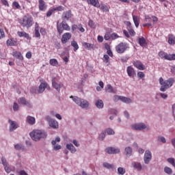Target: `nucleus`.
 I'll list each match as a JSON object with an SVG mask.
<instances>
[{"label":"nucleus","instance_id":"f257e3e1","mask_svg":"<svg viewBox=\"0 0 175 175\" xmlns=\"http://www.w3.org/2000/svg\"><path fill=\"white\" fill-rule=\"evenodd\" d=\"M159 84L161 86L160 88V91H161V92H165V91H166V90H169V88H170V87L173 86V84H174V78H169L167 80H163V78L160 77L159 78Z\"/></svg>","mask_w":175,"mask_h":175},{"label":"nucleus","instance_id":"f03ea898","mask_svg":"<svg viewBox=\"0 0 175 175\" xmlns=\"http://www.w3.org/2000/svg\"><path fill=\"white\" fill-rule=\"evenodd\" d=\"M18 23L23 27L31 28L33 25V18L29 14L25 15L21 19H18Z\"/></svg>","mask_w":175,"mask_h":175},{"label":"nucleus","instance_id":"7ed1b4c3","mask_svg":"<svg viewBox=\"0 0 175 175\" xmlns=\"http://www.w3.org/2000/svg\"><path fill=\"white\" fill-rule=\"evenodd\" d=\"M30 137L34 142H39L41 139L47 137V133L41 130H33L30 133Z\"/></svg>","mask_w":175,"mask_h":175},{"label":"nucleus","instance_id":"20e7f679","mask_svg":"<svg viewBox=\"0 0 175 175\" xmlns=\"http://www.w3.org/2000/svg\"><path fill=\"white\" fill-rule=\"evenodd\" d=\"M70 98H72V100L77 104L78 105V106H80V107H82V109H87V107H88L89 106V103L88 101L84 100V99H81L77 96L73 97V96H70Z\"/></svg>","mask_w":175,"mask_h":175},{"label":"nucleus","instance_id":"39448f33","mask_svg":"<svg viewBox=\"0 0 175 175\" xmlns=\"http://www.w3.org/2000/svg\"><path fill=\"white\" fill-rule=\"evenodd\" d=\"M129 48V45L126 42H120L116 46V51L118 54H124Z\"/></svg>","mask_w":175,"mask_h":175},{"label":"nucleus","instance_id":"423d86ee","mask_svg":"<svg viewBox=\"0 0 175 175\" xmlns=\"http://www.w3.org/2000/svg\"><path fill=\"white\" fill-rule=\"evenodd\" d=\"M57 29L59 35L64 33V31H70V26L66 23V22H62L59 25H57Z\"/></svg>","mask_w":175,"mask_h":175},{"label":"nucleus","instance_id":"0eeeda50","mask_svg":"<svg viewBox=\"0 0 175 175\" xmlns=\"http://www.w3.org/2000/svg\"><path fill=\"white\" fill-rule=\"evenodd\" d=\"M72 38V34L70 33H64L61 38V42L62 43V44H65L66 43H68V42H69V40H70Z\"/></svg>","mask_w":175,"mask_h":175},{"label":"nucleus","instance_id":"6e6552de","mask_svg":"<svg viewBox=\"0 0 175 175\" xmlns=\"http://www.w3.org/2000/svg\"><path fill=\"white\" fill-rule=\"evenodd\" d=\"M133 64L135 68H137L139 70H144V69H146V66L140 62V60L133 61Z\"/></svg>","mask_w":175,"mask_h":175},{"label":"nucleus","instance_id":"1a4fd4ad","mask_svg":"<svg viewBox=\"0 0 175 175\" xmlns=\"http://www.w3.org/2000/svg\"><path fill=\"white\" fill-rule=\"evenodd\" d=\"M126 25L130 36H135V35H136V32L135 31V30H133V27H132V23H131V22L129 21H127L126 23Z\"/></svg>","mask_w":175,"mask_h":175},{"label":"nucleus","instance_id":"9d476101","mask_svg":"<svg viewBox=\"0 0 175 175\" xmlns=\"http://www.w3.org/2000/svg\"><path fill=\"white\" fill-rule=\"evenodd\" d=\"M131 127L133 129H135V131H143V129H146V128H147V126L144 123H139L132 125Z\"/></svg>","mask_w":175,"mask_h":175},{"label":"nucleus","instance_id":"9b49d317","mask_svg":"<svg viewBox=\"0 0 175 175\" xmlns=\"http://www.w3.org/2000/svg\"><path fill=\"white\" fill-rule=\"evenodd\" d=\"M8 122L10 124V132H13V131H16L17 128H18V124L12 120H9Z\"/></svg>","mask_w":175,"mask_h":175},{"label":"nucleus","instance_id":"f8f14e48","mask_svg":"<svg viewBox=\"0 0 175 175\" xmlns=\"http://www.w3.org/2000/svg\"><path fill=\"white\" fill-rule=\"evenodd\" d=\"M120 152V149L113 147H108L105 149L107 154H119Z\"/></svg>","mask_w":175,"mask_h":175},{"label":"nucleus","instance_id":"ddd939ff","mask_svg":"<svg viewBox=\"0 0 175 175\" xmlns=\"http://www.w3.org/2000/svg\"><path fill=\"white\" fill-rule=\"evenodd\" d=\"M38 8L40 12H44L47 9V5L44 0H38Z\"/></svg>","mask_w":175,"mask_h":175},{"label":"nucleus","instance_id":"4468645a","mask_svg":"<svg viewBox=\"0 0 175 175\" xmlns=\"http://www.w3.org/2000/svg\"><path fill=\"white\" fill-rule=\"evenodd\" d=\"M46 88H48V90L50 88V87L49 86V84H47V83L46 82L41 83L38 89L39 94H42V92H44V90H46Z\"/></svg>","mask_w":175,"mask_h":175},{"label":"nucleus","instance_id":"2eb2a0df","mask_svg":"<svg viewBox=\"0 0 175 175\" xmlns=\"http://www.w3.org/2000/svg\"><path fill=\"white\" fill-rule=\"evenodd\" d=\"M7 46H14L18 45V42H17L16 39L10 38L6 41Z\"/></svg>","mask_w":175,"mask_h":175},{"label":"nucleus","instance_id":"dca6fc26","mask_svg":"<svg viewBox=\"0 0 175 175\" xmlns=\"http://www.w3.org/2000/svg\"><path fill=\"white\" fill-rule=\"evenodd\" d=\"M12 55L16 58V59H19V61H24V57L21 54V52L15 51L12 52Z\"/></svg>","mask_w":175,"mask_h":175},{"label":"nucleus","instance_id":"f3484780","mask_svg":"<svg viewBox=\"0 0 175 175\" xmlns=\"http://www.w3.org/2000/svg\"><path fill=\"white\" fill-rule=\"evenodd\" d=\"M151 158H152L151 152H150V150H146L144 154L145 163H149L150 161H151Z\"/></svg>","mask_w":175,"mask_h":175},{"label":"nucleus","instance_id":"a211bd4d","mask_svg":"<svg viewBox=\"0 0 175 175\" xmlns=\"http://www.w3.org/2000/svg\"><path fill=\"white\" fill-rule=\"evenodd\" d=\"M19 105H25V106H27V107H32V105H31V103H29L25 98L22 97L18 100Z\"/></svg>","mask_w":175,"mask_h":175},{"label":"nucleus","instance_id":"6ab92c4d","mask_svg":"<svg viewBox=\"0 0 175 175\" xmlns=\"http://www.w3.org/2000/svg\"><path fill=\"white\" fill-rule=\"evenodd\" d=\"M126 72L129 77H133L135 75H136V72H135V69H133L131 66L127 67Z\"/></svg>","mask_w":175,"mask_h":175},{"label":"nucleus","instance_id":"aec40b11","mask_svg":"<svg viewBox=\"0 0 175 175\" xmlns=\"http://www.w3.org/2000/svg\"><path fill=\"white\" fill-rule=\"evenodd\" d=\"M87 3L89 5L94 6V8H99L100 4L99 3V0H87Z\"/></svg>","mask_w":175,"mask_h":175},{"label":"nucleus","instance_id":"412c9836","mask_svg":"<svg viewBox=\"0 0 175 175\" xmlns=\"http://www.w3.org/2000/svg\"><path fill=\"white\" fill-rule=\"evenodd\" d=\"M26 122H27L29 125H35V122H36V119H35L34 117L28 116L26 119Z\"/></svg>","mask_w":175,"mask_h":175},{"label":"nucleus","instance_id":"4be33fe9","mask_svg":"<svg viewBox=\"0 0 175 175\" xmlns=\"http://www.w3.org/2000/svg\"><path fill=\"white\" fill-rule=\"evenodd\" d=\"M82 46L83 47H84V49H86L87 50H92L95 49V45L94 44H90L88 42H83Z\"/></svg>","mask_w":175,"mask_h":175},{"label":"nucleus","instance_id":"5701e85b","mask_svg":"<svg viewBox=\"0 0 175 175\" xmlns=\"http://www.w3.org/2000/svg\"><path fill=\"white\" fill-rule=\"evenodd\" d=\"M105 91L106 92H109L110 94H116L117 90L113 88V86L111 85H107L105 87Z\"/></svg>","mask_w":175,"mask_h":175},{"label":"nucleus","instance_id":"b1692460","mask_svg":"<svg viewBox=\"0 0 175 175\" xmlns=\"http://www.w3.org/2000/svg\"><path fill=\"white\" fill-rule=\"evenodd\" d=\"M62 18L64 20H69V18H72V11L68 10L64 12L62 14Z\"/></svg>","mask_w":175,"mask_h":175},{"label":"nucleus","instance_id":"393cba45","mask_svg":"<svg viewBox=\"0 0 175 175\" xmlns=\"http://www.w3.org/2000/svg\"><path fill=\"white\" fill-rule=\"evenodd\" d=\"M49 126L51 128H53V129H58V122L53 119H51L49 122Z\"/></svg>","mask_w":175,"mask_h":175},{"label":"nucleus","instance_id":"a878e982","mask_svg":"<svg viewBox=\"0 0 175 175\" xmlns=\"http://www.w3.org/2000/svg\"><path fill=\"white\" fill-rule=\"evenodd\" d=\"M132 16L135 26L136 27V28H138L139 25H140V18L136 15L133 14Z\"/></svg>","mask_w":175,"mask_h":175},{"label":"nucleus","instance_id":"bb28decb","mask_svg":"<svg viewBox=\"0 0 175 175\" xmlns=\"http://www.w3.org/2000/svg\"><path fill=\"white\" fill-rule=\"evenodd\" d=\"M17 35L19 38H25V39H31L29 34L25 31H17Z\"/></svg>","mask_w":175,"mask_h":175},{"label":"nucleus","instance_id":"cd10ccee","mask_svg":"<svg viewBox=\"0 0 175 175\" xmlns=\"http://www.w3.org/2000/svg\"><path fill=\"white\" fill-rule=\"evenodd\" d=\"M138 43L141 47H145V46H147V41L144 37L138 38Z\"/></svg>","mask_w":175,"mask_h":175},{"label":"nucleus","instance_id":"c85d7f7f","mask_svg":"<svg viewBox=\"0 0 175 175\" xmlns=\"http://www.w3.org/2000/svg\"><path fill=\"white\" fill-rule=\"evenodd\" d=\"M103 167L105 169H109V170H116V166L114 164H110L109 163H103Z\"/></svg>","mask_w":175,"mask_h":175},{"label":"nucleus","instance_id":"c756f323","mask_svg":"<svg viewBox=\"0 0 175 175\" xmlns=\"http://www.w3.org/2000/svg\"><path fill=\"white\" fill-rule=\"evenodd\" d=\"M52 85L53 87V88H55V90H57L58 91V92H59V91H61V85L57 83V82H55V78H53L52 79Z\"/></svg>","mask_w":175,"mask_h":175},{"label":"nucleus","instance_id":"7c9ffc66","mask_svg":"<svg viewBox=\"0 0 175 175\" xmlns=\"http://www.w3.org/2000/svg\"><path fill=\"white\" fill-rule=\"evenodd\" d=\"M168 43L171 46H174L175 44V36L173 34H169L168 35Z\"/></svg>","mask_w":175,"mask_h":175},{"label":"nucleus","instance_id":"2f4dec72","mask_svg":"<svg viewBox=\"0 0 175 175\" xmlns=\"http://www.w3.org/2000/svg\"><path fill=\"white\" fill-rule=\"evenodd\" d=\"M66 148L67 150H69L72 154H75V152L77 151L76 148H75V146H73L72 144H68L66 145Z\"/></svg>","mask_w":175,"mask_h":175},{"label":"nucleus","instance_id":"473e14b6","mask_svg":"<svg viewBox=\"0 0 175 175\" xmlns=\"http://www.w3.org/2000/svg\"><path fill=\"white\" fill-rule=\"evenodd\" d=\"M66 148L67 150H69L72 154H75V152L77 151L76 148H75V146H73L72 144H68L66 145Z\"/></svg>","mask_w":175,"mask_h":175},{"label":"nucleus","instance_id":"72a5a7b5","mask_svg":"<svg viewBox=\"0 0 175 175\" xmlns=\"http://www.w3.org/2000/svg\"><path fill=\"white\" fill-rule=\"evenodd\" d=\"M132 166L134 167V169H137L138 172H140L142 170V164L139 163L133 162L132 163Z\"/></svg>","mask_w":175,"mask_h":175},{"label":"nucleus","instance_id":"f704fd0d","mask_svg":"<svg viewBox=\"0 0 175 175\" xmlns=\"http://www.w3.org/2000/svg\"><path fill=\"white\" fill-rule=\"evenodd\" d=\"M159 57H160L161 59H167V53L161 51L160 52H159Z\"/></svg>","mask_w":175,"mask_h":175},{"label":"nucleus","instance_id":"c9c22d12","mask_svg":"<svg viewBox=\"0 0 175 175\" xmlns=\"http://www.w3.org/2000/svg\"><path fill=\"white\" fill-rule=\"evenodd\" d=\"M100 8V10H102V12H109V6L106 5V4H101L100 5V6L98 7Z\"/></svg>","mask_w":175,"mask_h":175},{"label":"nucleus","instance_id":"e433bc0d","mask_svg":"<svg viewBox=\"0 0 175 175\" xmlns=\"http://www.w3.org/2000/svg\"><path fill=\"white\" fill-rule=\"evenodd\" d=\"M50 65L52 66H58V60L56 59H51L49 61Z\"/></svg>","mask_w":175,"mask_h":175},{"label":"nucleus","instance_id":"4c0bfd02","mask_svg":"<svg viewBox=\"0 0 175 175\" xmlns=\"http://www.w3.org/2000/svg\"><path fill=\"white\" fill-rule=\"evenodd\" d=\"M96 107H98V109H103V100H98L96 102Z\"/></svg>","mask_w":175,"mask_h":175},{"label":"nucleus","instance_id":"58836bf2","mask_svg":"<svg viewBox=\"0 0 175 175\" xmlns=\"http://www.w3.org/2000/svg\"><path fill=\"white\" fill-rule=\"evenodd\" d=\"M121 101L123 102V103H131L132 100L128 97L122 96Z\"/></svg>","mask_w":175,"mask_h":175},{"label":"nucleus","instance_id":"ea45409f","mask_svg":"<svg viewBox=\"0 0 175 175\" xmlns=\"http://www.w3.org/2000/svg\"><path fill=\"white\" fill-rule=\"evenodd\" d=\"M125 152L127 157H131L132 155V148L126 147L125 148Z\"/></svg>","mask_w":175,"mask_h":175},{"label":"nucleus","instance_id":"a19ab883","mask_svg":"<svg viewBox=\"0 0 175 175\" xmlns=\"http://www.w3.org/2000/svg\"><path fill=\"white\" fill-rule=\"evenodd\" d=\"M167 61H175V54H167Z\"/></svg>","mask_w":175,"mask_h":175},{"label":"nucleus","instance_id":"79ce46f5","mask_svg":"<svg viewBox=\"0 0 175 175\" xmlns=\"http://www.w3.org/2000/svg\"><path fill=\"white\" fill-rule=\"evenodd\" d=\"M71 46L74 47V51H77V49H79V44H77V42L75 40L72 41Z\"/></svg>","mask_w":175,"mask_h":175},{"label":"nucleus","instance_id":"37998d69","mask_svg":"<svg viewBox=\"0 0 175 175\" xmlns=\"http://www.w3.org/2000/svg\"><path fill=\"white\" fill-rule=\"evenodd\" d=\"M125 173H126V170L124 167H120L118 168V174L124 175Z\"/></svg>","mask_w":175,"mask_h":175},{"label":"nucleus","instance_id":"c03bdc74","mask_svg":"<svg viewBox=\"0 0 175 175\" xmlns=\"http://www.w3.org/2000/svg\"><path fill=\"white\" fill-rule=\"evenodd\" d=\"M103 61L105 64H107V65H110V57H109V55H104Z\"/></svg>","mask_w":175,"mask_h":175},{"label":"nucleus","instance_id":"a18cd8bd","mask_svg":"<svg viewBox=\"0 0 175 175\" xmlns=\"http://www.w3.org/2000/svg\"><path fill=\"white\" fill-rule=\"evenodd\" d=\"M98 85H99V86L96 87L97 91H102L103 87H105V84L103 83V81H100L98 82Z\"/></svg>","mask_w":175,"mask_h":175},{"label":"nucleus","instance_id":"49530a36","mask_svg":"<svg viewBox=\"0 0 175 175\" xmlns=\"http://www.w3.org/2000/svg\"><path fill=\"white\" fill-rule=\"evenodd\" d=\"M53 10L57 11V12H62L64 10H65V7L62 6V5H59L58 7L54 8Z\"/></svg>","mask_w":175,"mask_h":175},{"label":"nucleus","instance_id":"de8ad7c7","mask_svg":"<svg viewBox=\"0 0 175 175\" xmlns=\"http://www.w3.org/2000/svg\"><path fill=\"white\" fill-rule=\"evenodd\" d=\"M164 172L167 174H172V173H173V170H172V168H170L169 167H165Z\"/></svg>","mask_w":175,"mask_h":175},{"label":"nucleus","instance_id":"09e8293b","mask_svg":"<svg viewBox=\"0 0 175 175\" xmlns=\"http://www.w3.org/2000/svg\"><path fill=\"white\" fill-rule=\"evenodd\" d=\"M12 8H14L15 9H21V6L20 5V3H18V1H14L12 3Z\"/></svg>","mask_w":175,"mask_h":175},{"label":"nucleus","instance_id":"8fccbe9b","mask_svg":"<svg viewBox=\"0 0 175 175\" xmlns=\"http://www.w3.org/2000/svg\"><path fill=\"white\" fill-rule=\"evenodd\" d=\"M61 142V138H59V137H57L55 138V140H53L51 142V144L53 146H55V144H57V143H59Z\"/></svg>","mask_w":175,"mask_h":175},{"label":"nucleus","instance_id":"3c124183","mask_svg":"<svg viewBox=\"0 0 175 175\" xmlns=\"http://www.w3.org/2000/svg\"><path fill=\"white\" fill-rule=\"evenodd\" d=\"M105 137H106V132H103L101 133L99 136H98V139L99 140H104Z\"/></svg>","mask_w":175,"mask_h":175},{"label":"nucleus","instance_id":"603ef678","mask_svg":"<svg viewBox=\"0 0 175 175\" xmlns=\"http://www.w3.org/2000/svg\"><path fill=\"white\" fill-rule=\"evenodd\" d=\"M118 38H120V36H118V34L116 33H113L111 35V39H112V40H116V39H118Z\"/></svg>","mask_w":175,"mask_h":175},{"label":"nucleus","instance_id":"864d4df0","mask_svg":"<svg viewBox=\"0 0 175 175\" xmlns=\"http://www.w3.org/2000/svg\"><path fill=\"white\" fill-rule=\"evenodd\" d=\"M40 32L42 36H46L47 35V31H46V29L41 27L40 29Z\"/></svg>","mask_w":175,"mask_h":175},{"label":"nucleus","instance_id":"5fc2aeb1","mask_svg":"<svg viewBox=\"0 0 175 175\" xmlns=\"http://www.w3.org/2000/svg\"><path fill=\"white\" fill-rule=\"evenodd\" d=\"M111 38V35L110 34V33H106L104 36V39L105 40H110V39Z\"/></svg>","mask_w":175,"mask_h":175},{"label":"nucleus","instance_id":"6e6d98bb","mask_svg":"<svg viewBox=\"0 0 175 175\" xmlns=\"http://www.w3.org/2000/svg\"><path fill=\"white\" fill-rule=\"evenodd\" d=\"M78 30H79V32H85V29H84V27H83V25L81 24H79L78 25Z\"/></svg>","mask_w":175,"mask_h":175},{"label":"nucleus","instance_id":"4d7b16f0","mask_svg":"<svg viewBox=\"0 0 175 175\" xmlns=\"http://www.w3.org/2000/svg\"><path fill=\"white\" fill-rule=\"evenodd\" d=\"M88 25L90 28H95V23H94V21L91 19L89 20Z\"/></svg>","mask_w":175,"mask_h":175},{"label":"nucleus","instance_id":"13d9d810","mask_svg":"<svg viewBox=\"0 0 175 175\" xmlns=\"http://www.w3.org/2000/svg\"><path fill=\"white\" fill-rule=\"evenodd\" d=\"M4 170L6 172V173H10L12 172V168L9 166V164L8 165L4 166Z\"/></svg>","mask_w":175,"mask_h":175},{"label":"nucleus","instance_id":"bf43d9fd","mask_svg":"<svg viewBox=\"0 0 175 175\" xmlns=\"http://www.w3.org/2000/svg\"><path fill=\"white\" fill-rule=\"evenodd\" d=\"M1 162H2V165H3L4 167L8 166V165H9V163H8L5 157L1 158Z\"/></svg>","mask_w":175,"mask_h":175},{"label":"nucleus","instance_id":"052dcab7","mask_svg":"<svg viewBox=\"0 0 175 175\" xmlns=\"http://www.w3.org/2000/svg\"><path fill=\"white\" fill-rule=\"evenodd\" d=\"M5 36V31H3V29H0V40L3 39Z\"/></svg>","mask_w":175,"mask_h":175},{"label":"nucleus","instance_id":"680f3d73","mask_svg":"<svg viewBox=\"0 0 175 175\" xmlns=\"http://www.w3.org/2000/svg\"><path fill=\"white\" fill-rule=\"evenodd\" d=\"M55 10L54 8L49 10L47 12H46V17H50L51 16V14H53V13H54Z\"/></svg>","mask_w":175,"mask_h":175},{"label":"nucleus","instance_id":"e2e57ef3","mask_svg":"<svg viewBox=\"0 0 175 175\" xmlns=\"http://www.w3.org/2000/svg\"><path fill=\"white\" fill-rule=\"evenodd\" d=\"M14 148H16V150H23L24 148V146L21 144H16L14 145Z\"/></svg>","mask_w":175,"mask_h":175},{"label":"nucleus","instance_id":"0e129e2a","mask_svg":"<svg viewBox=\"0 0 175 175\" xmlns=\"http://www.w3.org/2000/svg\"><path fill=\"white\" fill-rule=\"evenodd\" d=\"M146 76V75H144V72H142V71H139L137 72V77H139V79H143V77H144Z\"/></svg>","mask_w":175,"mask_h":175},{"label":"nucleus","instance_id":"69168bd1","mask_svg":"<svg viewBox=\"0 0 175 175\" xmlns=\"http://www.w3.org/2000/svg\"><path fill=\"white\" fill-rule=\"evenodd\" d=\"M53 150L55 151H58V150H61V148H62V146H61V145H53Z\"/></svg>","mask_w":175,"mask_h":175},{"label":"nucleus","instance_id":"338daca9","mask_svg":"<svg viewBox=\"0 0 175 175\" xmlns=\"http://www.w3.org/2000/svg\"><path fill=\"white\" fill-rule=\"evenodd\" d=\"M1 2L4 6H7V8H9V2L7 1V0H1Z\"/></svg>","mask_w":175,"mask_h":175},{"label":"nucleus","instance_id":"774afa93","mask_svg":"<svg viewBox=\"0 0 175 175\" xmlns=\"http://www.w3.org/2000/svg\"><path fill=\"white\" fill-rule=\"evenodd\" d=\"M107 135H114V131L111 129H107Z\"/></svg>","mask_w":175,"mask_h":175}]
</instances>
